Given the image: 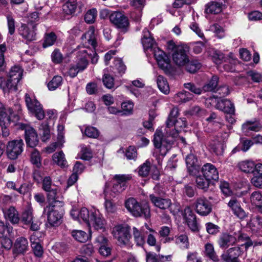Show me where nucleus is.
<instances>
[{
	"instance_id": "f257e3e1",
	"label": "nucleus",
	"mask_w": 262,
	"mask_h": 262,
	"mask_svg": "<svg viewBox=\"0 0 262 262\" xmlns=\"http://www.w3.org/2000/svg\"><path fill=\"white\" fill-rule=\"evenodd\" d=\"M71 216L75 220L80 222L82 220L88 226L92 225L96 230H103L105 220L99 211L95 208L89 210L83 207L80 210L73 209L70 212Z\"/></svg>"
},
{
	"instance_id": "f03ea898",
	"label": "nucleus",
	"mask_w": 262,
	"mask_h": 262,
	"mask_svg": "<svg viewBox=\"0 0 262 262\" xmlns=\"http://www.w3.org/2000/svg\"><path fill=\"white\" fill-rule=\"evenodd\" d=\"M167 137L163 138L162 133L160 131H156L154 135V143L156 147L159 149L160 154L164 156L172 147L174 142V138L178 135V131L174 128L171 133H168Z\"/></svg>"
},
{
	"instance_id": "7ed1b4c3",
	"label": "nucleus",
	"mask_w": 262,
	"mask_h": 262,
	"mask_svg": "<svg viewBox=\"0 0 262 262\" xmlns=\"http://www.w3.org/2000/svg\"><path fill=\"white\" fill-rule=\"evenodd\" d=\"M23 73V69L19 66H14L11 68L8 76V79L6 81L0 76V88L4 93L10 91H16L17 85L20 80Z\"/></svg>"
},
{
	"instance_id": "20e7f679",
	"label": "nucleus",
	"mask_w": 262,
	"mask_h": 262,
	"mask_svg": "<svg viewBox=\"0 0 262 262\" xmlns=\"http://www.w3.org/2000/svg\"><path fill=\"white\" fill-rule=\"evenodd\" d=\"M73 53L76 55L75 63L70 66L68 74L71 77H75L79 72H81L86 69L89 61L87 56L89 54L86 50L81 49L79 51H74Z\"/></svg>"
},
{
	"instance_id": "39448f33",
	"label": "nucleus",
	"mask_w": 262,
	"mask_h": 262,
	"mask_svg": "<svg viewBox=\"0 0 262 262\" xmlns=\"http://www.w3.org/2000/svg\"><path fill=\"white\" fill-rule=\"evenodd\" d=\"M125 206L127 210L135 217H144L148 219L150 216V211L148 204H141L135 199H127Z\"/></svg>"
},
{
	"instance_id": "423d86ee",
	"label": "nucleus",
	"mask_w": 262,
	"mask_h": 262,
	"mask_svg": "<svg viewBox=\"0 0 262 262\" xmlns=\"http://www.w3.org/2000/svg\"><path fill=\"white\" fill-rule=\"evenodd\" d=\"M25 102L29 112L34 115L38 120L44 118L45 113L42 106L34 95L28 93L26 94Z\"/></svg>"
},
{
	"instance_id": "0eeeda50",
	"label": "nucleus",
	"mask_w": 262,
	"mask_h": 262,
	"mask_svg": "<svg viewBox=\"0 0 262 262\" xmlns=\"http://www.w3.org/2000/svg\"><path fill=\"white\" fill-rule=\"evenodd\" d=\"M241 237L239 231L231 233H223L219 236L217 243L221 249H227L239 242Z\"/></svg>"
},
{
	"instance_id": "6e6552de",
	"label": "nucleus",
	"mask_w": 262,
	"mask_h": 262,
	"mask_svg": "<svg viewBox=\"0 0 262 262\" xmlns=\"http://www.w3.org/2000/svg\"><path fill=\"white\" fill-rule=\"evenodd\" d=\"M154 54L159 68L165 73H170L172 71V67L168 56L159 48L154 49Z\"/></svg>"
},
{
	"instance_id": "1a4fd4ad",
	"label": "nucleus",
	"mask_w": 262,
	"mask_h": 262,
	"mask_svg": "<svg viewBox=\"0 0 262 262\" xmlns=\"http://www.w3.org/2000/svg\"><path fill=\"white\" fill-rule=\"evenodd\" d=\"M24 142L23 140H13L8 143L6 153L8 157L11 160H15L23 151Z\"/></svg>"
},
{
	"instance_id": "9d476101",
	"label": "nucleus",
	"mask_w": 262,
	"mask_h": 262,
	"mask_svg": "<svg viewBox=\"0 0 262 262\" xmlns=\"http://www.w3.org/2000/svg\"><path fill=\"white\" fill-rule=\"evenodd\" d=\"M81 39L83 47H80L78 51L84 49L90 51L92 49H95L97 46V43L95 34V30L93 27H90L89 30L83 34Z\"/></svg>"
},
{
	"instance_id": "9b49d317",
	"label": "nucleus",
	"mask_w": 262,
	"mask_h": 262,
	"mask_svg": "<svg viewBox=\"0 0 262 262\" xmlns=\"http://www.w3.org/2000/svg\"><path fill=\"white\" fill-rule=\"evenodd\" d=\"M19 128L25 130V140L27 145L32 148L35 147L38 143V136L35 129L26 124H19Z\"/></svg>"
},
{
	"instance_id": "f8f14e48",
	"label": "nucleus",
	"mask_w": 262,
	"mask_h": 262,
	"mask_svg": "<svg viewBox=\"0 0 262 262\" xmlns=\"http://www.w3.org/2000/svg\"><path fill=\"white\" fill-rule=\"evenodd\" d=\"M129 229L127 226L118 225L114 228L113 234L120 245H124L128 243L130 238Z\"/></svg>"
},
{
	"instance_id": "ddd939ff",
	"label": "nucleus",
	"mask_w": 262,
	"mask_h": 262,
	"mask_svg": "<svg viewBox=\"0 0 262 262\" xmlns=\"http://www.w3.org/2000/svg\"><path fill=\"white\" fill-rule=\"evenodd\" d=\"M114 178L116 182L114 183L111 190L112 192L114 193L111 194L113 197L125 189L127 186L126 183L132 179V176L129 174H116Z\"/></svg>"
},
{
	"instance_id": "4468645a",
	"label": "nucleus",
	"mask_w": 262,
	"mask_h": 262,
	"mask_svg": "<svg viewBox=\"0 0 262 262\" xmlns=\"http://www.w3.org/2000/svg\"><path fill=\"white\" fill-rule=\"evenodd\" d=\"M194 206L196 212L202 216L208 215L212 210L211 203L204 196L196 199Z\"/></svg>"
},
{
	"instance_id": "2eb2a0df",
	"label": "nucleus",
	"mask_w": 262,
	"mask_h": 262,
	"mask_svg": "<svg viewBox=\"0 0 262 262\" xmlns=\"http://www.w3.org/2000/svg\"><path fill=\"white\" fill-rule=\"evenodd\" d=\"M36 25L23 24L18 29L19 34L27 41H32L36 39Z\"/></svg>"
},
{
	"instance_id": "dca6fc26",
	"label": "nucleus",
	"mask_w": 262,
	"mask_h": 262,
	"mask_svg": "<svg viewBox=\"0 0 262 262\" xmlns=\"http://www.w3.org/2000/svg\"><path fill=\"white\" fill-rule=\"evenodd\" d=\"M243 252L241 246L231 247L221 255V258L225 262H236Z\"/></svg>"
},
{
	"instance_id": "f3484780",
	"label": "nucleus",
	"mask_w": 262,
	"mask_h": 262,
	"mask_svg": "<svg viewBox=\"0 0 262 262\" xmlns=\"http://www.w3.org/2000/svg\"><path fill=\"white\" fill-rule=\"evenodd\" d=\"M184 219L190 229L196 232L199 231V224L196 221V216L190 207H186L183 212Z\"/></svg>"
},
{
	"instance_id": "a211bd4d",
	"label": "nucleus",
	"mask_w": 262,
	"mask_h": 262,
	"mask_svg": "<svg viewBox=\"0 0 262 262\" xmlns=\"http://www.w3.org/2000/svg\"><path fill=\"white\" fill-rule=\"evenodd\" d=\"M55 206L48 205L44 208L43 212L47 213L49 223L53 226H57L61 223L62 216L59 212L54 209Z\"/></svg>"
},
{
	"instance_id": "6ab92c4d",
	"label": "nucleus",
	"mask_w": 262,
	"mask_h": 262,
	"mask_svg": "<svg viewBox=\"0 0 262 262\" xmlns=\"http://www.w3.org/2000/svg\"><path fill=\"white\" fill-rule=\"evenodd\" d=\"M110 20L116 27L126 30L129 23L127 18L120 12H114L110 15Z\"/></svg>"
},
{
	"instance_id": "aec40b11",
	"label": "nucleus",
	"mask_w": 262,
	"mask_h": 262,
	"mask_svg": "<svg viewBox=\"0 0 262 262\" xmlns=\"http://www.w3.org/2000/svg\"><path fill=\"white\" fill-rule=\"evenodd\" d=\"M47 194L48 201L49 203V205L54 206H63L64 205L63 198L61 196V193L59 189L57 188H52L48 191Z\"/></svg>"
},
{
	"instance_id": "412c9836",
	"label": "nucleus",
	"mask_w": 262,
	"mask_h": 262,
	"mask_svg": "<svg viewBox=\"0 0 262 262\" xmlns=\"http://www.w3.org/2000/svg\"><path fill=\"white\" fill-rule=\"evenodd\" d=\"M145 229L149 230L150 232H154V231L151 229L147 223L144 224L140 231L137 228L134 227L133 229L134 240L137 246H142L145 243V233L147 234L145 231Z\"/></svg>"
},
{
	"instance_id": "4be33fe9",
	"label": "nucleus",
	"mask_w": 262,
	"mask_h": 262,
	"mask_svg": "<svg viewBox=\"0 0 262 262\" xmlns=\"http://www.w3.org/2000/svg\"><path fill=\"white\" fill-rule=\"evenodd\" d=\"M201 171L203 176L207 180L217 181L219 172L214 165L211 163H206L202 167Z\"/></svg>"
},
{
	"instance_id": "5701e85b",
	"label": "nucleus",
	"mask_w": 262,
	"mask_h": 262,
	"mask_svg": "<svg viewBox=\"0 0 262 262\" xmlns=\"http://www.w3.org/2000/svg\"><path fill=\"white\" fill-rule=\"evenodd\" d=\"M215 107L224 112L227 114H234L235 107L234 104L229 99L217 100Z\"/></svg>"
},
{
	"instance_id": "b1692460",
	"label": "nucleus",
	"mask_w": 262,
	"mask_h": 262,
	"mask_svg": "<svg viewBox=\"0 0 262 262\" xmlns=\"http://www.w3.org/2000/svg\"><path fill=\"white\" fill-rule=\"evenodd\" d=\"M174 62L179 67L185 66L189 61V57L185 50L182 48H178L172 54Z\"/></svg>"
},
{
	"instance_id": "393cba45",
	"label": "nucleus",
	"mask_w": 262,
	"mask_h": 262,
	"mask_svg": "<svg viewBox=\"0 0 262 262\" xmlns=\"http://www.w3.org/2000/svg\"><path fill=\"white\" fill-rule=\"evenodd\" d=\"M149 198L155 206L161 209H168L172 204L169 199L162 198L155 194H150Z\"/></svg>"
},
{
	"instance_id": "a878e982",
	"label": "nucleus",
	"mask_w": 262,
	"mask_h": 262,
	"mask_svg": "<svg viewBox=\"0 0 262 262\" xmlns=\"http://www.w3.org/2000/svg\"><path fill=\"white\" fill-rule=\"evenodd\" d=\"M13 110L10 107H5L0 102V125L2 128L8 126L10 123V116Z\"/></svg>"
},
{
	"instance_id": "bb28decb",
	"label": "nucleus",
	"mask_w": 262,
	"mask_h": 262,
	"mask_svg": "<svg viewBox=\"0 0 262 262\" xmlns=\"http://www.w3.org/2000/svg\"><path fill=\"white\" fill-rule=\"evenodd\" d=\"M228 207L232 210L235 215L241 219L246 216V213L242 208L240 202L235 198H232L228 203Z\"/></svg>"
},
{
	"instance_id": "cd10ccee",
	"label": "nucleus",
	"mask_w": 262,
	"mask_h": 262,
	"mask_svg": "<svg viewBox=\"0 0 262 262\" xmlns=\"http://www.w3.org/2000/svg\"><path fill=\"white\" fill-rule=\"evenodd\" d=\"M28 247L27 238L24 237H18L14 243L13 252L16 254H23L27 251Z\"/></svg>"
},
{
	"instance_id": "c85d7f7f",
	"label": "nucleus",
	"mask_w": 262,
	"mask_h": 262,
	"mask_svg": "<svg viewBox=\"0 0 262 262\" xmlns=\"http://www.w3.org/2000/svg\"><path fill=\"white\" fill-rule=\"evenodd\" d=\"M186 164L190 174H195L198 171L199 167L198 159L193 154H190L186 157Z\"/></svg>"
},
{
	"instance_id": "c756f323",
	"label": "nucleus",
	"mask_w": 262,
	"mask_h": 262,
	"mask_svg": "<svg viewBox=\"0 0 262 262\" xmlns=\"http://www.w3.org/2000/svg\"><path fill=\"white\" fill-rule=\"evenodd\" d=\"M223 3L220 0H215L208 3L206 6L207 13L217 14L222 11Z\"/></svg>"
},
{
	"instance_id": "7c9ffc66",
	"label": "nucleus",
	"mask_w": 262,
	"mask_h": 262,
	"mask_svg": "<svg viewBox=\"0 0 262 262\" xmlns=\"http://www.w3.org/2000/svg\"><path fill=\"white\" fill-rule=\"evenodd\" d=\"M5 218L12 224H17L19 221L18 211L14 207H10L3 211Z\"/></svg>"
},
{
	"instance_id": "2f4dec72",
	"label": "nucleus",
	"mask_w": 262,
	"mask_h": 262,
	"mask_svg": "<svg viewBox=\"0 0 262 262\" xmlns=\"http://www.w3.org/2000/svg\"><path fill=\"white\" fill-rule=\"evenodd\" d=\"M204 255L214 262H219V258L215 251L214 246L210 243H206L204 246Z\"/></svg>"
},
{
	"instance_id": "473e14b6",
	"label": "nucleus",
	"mask_w": 262,
	"mask_h": 262,
	"mask_svg": "<svg viewBox=\"0 0 262 262\" xmlns=\"http://www.w3.org/2000/svg\"><path fill=\"white\" fill-rule=\"evenodd\" d=\"M16 186V183L13 181H8L6 183V187L8 189L16 190L20 194L24 195L28 192L30 189L29 185L27 183L21 184L18 188H17Z\"/></svg>"
},
{
	"instance_id": "72a5a7b5",
	"label": "nucleus",
	"mask_w": 262,
	"mask_h": 262,
	"mask_svg": "<svg viewBox=\"0 0 262 262\" xmlns=\"http://www.w3.org/2000/svg\"><path fill=\"white\" fill-rule=\"evenodd\" d=\"M143 37L142 39V43L145 49L151 48L154 43V38L151 37L150 32L147 29H144L143 31Z\"/></svg>"
},
{
	"instance_id": "f704fd0d",
	"label": "nucleus",
	"mask_w": 262,
	"mask_h": 262,
	"mask_svg": "<svg viewBox=\"0 0 262 262\" xmlns=\"http://www.w3.org/2000/svg\"><path fill=\"white\" fill-rule=\"evenodd\" d=\"M209 150L216 155H221L224 151L223 144L219 141H212L208 144Z\"/></svg>"
},
{
	"instance_id": "c9c22d12",
	"label": "nucleus",
	"mask_w": 262,
	"mask_h": 262,
	"mask_svg": "<svg viewBox=\"0 0 262 262\" xmlns=\"http://www.w3.org/2000/svg\"><path fill=\"white\" fill-rule=\"evenodd\" d=\"M219 80L218 76L216 75L212 76L211 78L203 86V90L205 92H214L218 85Z\"/></svg>"
},
{
	"instance_id": "e433bc0d",
	"label": "nucleus",
	"mask_w": 262,
	"mask_h": 262,
	"mask_svg": "<svg viewBox=\"0 0 262 262\" xmlns=\"http://www.w3.org/2000/svg\"><path fill=\"white\" fill-rule=\"evenodd\" d=\"M77 4L75 0L67 2V19H69L76 14Z\"/></svg>"
},
{
	"instance_id": "4c0bfd02",
	"label": "nucleus",
	"mask_w": 262,
	"mask_h": 262,
	"mask_svg": "<svg viewBox=\"0 0 262 262\" xmlns=\"http://www.w3.org/2000/svg\"><path fill=\"white\" fill-rule=\"evenodd\" d=\"M80 151L78 154L80 159L88 161L93 157V152L90 146L82 144L80 145Z\"/></svg>"
},
{
	"instance_id": "58836bf2",
	"label": "nucleus",
	"mask_w": 262,
	"mask_h": 262,
	"mask_svg": "<svg viewBox=\"0 0 262 262\" xmlns=\"http://www.w3.org/2000/svg\"><path fill=\"white\" fill-rule=\"evenodd\" d=\"M255 163L252 161L246 160L241 162L238 164L239 168L243 172L252 173L254 170Z\"/></svg>"
},
{
	"instance_id": "ea45409f",
	"label": "nucleus",
	"mask_w": 262,
	"mask_h": 262,
	"mask_svg": "<svg viewBox=\"0 0 262 262\" xmlns=\"http://www.w3.org/2000/svg\"><path fill=\"white\" fill-rule=\"evenodd\" d=\"M193 97V95L190 93L184 91L177 93L174 99L177 103H185L191 100Z\"/></svg>"
},
{
	"instance_id": "a19ab883",
	"label": "nucleus",
	"mask_w": 262,
	"mask_h": 262,
	"mask_svg": "<svg viewBox=\"0 0 262 262\" xmlns=\"http://www.w3.org/2000/svg\"><path fill=\"white\" fill-rule=\"evenodd\" d=\"M33 209L30 205L28 206L21 215V220L25 224L29 225L33 220Z\"/></svg>"
},
{
	"instance_id": "79ce46f5",
	"label": "nucleus",
	"mask_w": 262,
	"mask_h": 262,
	"mask_svg": "<svg viewBox=\"0 0 262 262\" xmlns=\"http://www.w3.org/2000/svg\"><path fill=\"white\" fill-rule=\"evenodd\" d=\"M157 83L159 90L166 94L169 92V85L166 79L162 76L159 75L157 78Z\"/></svg>"
},
{
	"instance_id": "37998d69",
	"label": "nucleus",
	"mask_w": 262,
	"mask_h": 262,
	"mask_svg": "<svg viewBox=\"0 0 262 262\" xmlns=\"http://www.w3.org/2000/svg\"><path fill=\"white\" fill-rule=\"evenodd\" d=\"M54 163L61 168L65 167L66 158L65 155L62 151L55 152L52 157Z\"/></svg>"
},
{
	"instance_id": "c03bdc74",
	"label": "nucleus",
	"mask_w": 262,
	"mask_h": 262,
	"mask_svg": "<svg viewBox=\"0 0 262 262\" xmlns=\"http://www.w3.org/2000/svg\"><path fill=\"white\" fill-rule=\"evenodd\" d=\"M72 237L78 242L84 243L88 239V234L80 230H73L71 232Z\"/></svg>"
},
{
	"instance_id": "a18cd8bd",
	"label": "nucleus",
	"mask_w": 262,
	"mask_h": 262,
	"mask_svg": "<svg viewBox=\"0 0 262 262\" xmlns=\"http://www.w3.org/2000/svg\"><path fill=\"white\" fill-rule=\"evenodd\" d=\"M175 242L182 249H187L189 247L188 237L185 234H181L176 237Z\"/></svg>"
},
{
	"instance_id": "49530a36",
	"label": "nucleus",
	"mask_w": 262,
	"mask_h": 262,
	"mask_svg": "<svg viewBox=\"0 0 262 262\" xmlns=\"http://www.w3.org/2000/svg\"><path fill=\"white\" fill-rule=\"evenodd\" d=\"M261 128V125L258 122L247 121L243 125V129L245 132L248 130L258 132Z\"/></svg>"
},
{
	"instance_id": "de8ad7c7",
	"label": "nucleus",
	"mask_w": 262,
	"mask_h": 262,
	"mask_svg": "<svg viewBox=\"0 0 262 262\" xmlns=\"http://www.w3.org/2000/svg\"><path fill=\"white\" fill-rule=\"evenodd\" d=\"M179 114L178 107H174L172 108L166 121V126L168 128L173 126L175 120H177V118L179 116Z\"/></svg>"
},
{
	"instance_id": "09e8293b",
	"label": "nucleus",
	"mask_w": 262,
	"mask_h": 262,
	"mask_svg": "<svg viewBox=\"0 0 262 262\" xmlns=\"http://www.w3.org/2000/svg\"><path fill=\"white\" fill-rule=\"evenodd\" d=\"M97 16V11L95 8L89 10L84 15V20L89 24H93Z\"/></svg>"
},
{
	"instance_id": "8fccbe9b",
	"label": "nucleus",
	"mask_w": 262,
	"mask_h": 262,
	"mask_svg": "<svg viewBox=\"0 0 262 262\" xmlns=\"http://www.w3.org/2000/svg\"><path fill=\"white\" fill-rule=\"evenodd\" d=\"M151 169V163L148 160L140 165L138 168V173L142 177H147Z\"/></svg>"
},
{
	"instance_id": "3c124183",
	"label": "nucleus",
	"mask_w": 262,
	"mask_h": 262,
	"mask_svg": "<svg viewBox=\"0 0 262 262\" xmlns=\"http://www.w3.org/2000/svg\"><path fill=\"white\" fill-rule=\"evenodd\" d=\"M218 95H213V98L215 99V102L217 101V98H222L229 94L230 90L229 87L227 85L221 86L216 89L214 92Z\"/></svg>"
},
{
	"instance_id": "603ef678",
	"label": "nucleus",
	"mask_w": 262,
	"mask_h": 262,
	"mask_svg": "<svg viewBox=\"0 0 262 262\" xmlns=\"http://www.w3.org/2000/svg\"><path fill=\"white\" fill-rule=\"evenodd\" d=\"M39 129L41 132L40 135L41 140L43 142H46L49 140L51 137L50 130L49 126L47 124H41Z\"/></svg>"
},
{
	"instance_id": "864d4df0",
	"label": "nucleus",
	"mask_w": 262,
	"mask_h": 262,
	"mask_svg": "<svg viewBox=\"0 0 262 262\" xmlns=\"http://www.w3.org/2000/svg\"><path fill=\"white\" fill-rule=\"evenodd\" d=\"M210 180H207L206 178H205L202 176H198L196 178V184L197 187L199 189H203L205 191H206L209 186Z\"/></svg>"
},
{
	"instance_id": "5fc2aeb1",
	"label": "nucleus",
	"mask_w": 262,
	"mask_h": 262,
	"mask_svg": "<svg viewBox=\"0 0 262 262\" xmlns=\"http://www.w3.org/2000/svg\"><path fill=\"white\" fill-rule=\"evenodd\" d=\"M31 162L35 165L36 167L39 168L40 167L41 164V156L40 152L36 149H33L31 154Z\"/></svg>"
},
{
	"instance_id": "6e6d98bb",
	"label": "nucleus",
	"mask_w": 262,
	"mask_h": 262,
	"mask_svg": "<svg viewBox=\"0 0 262 262\" xmlns=\"http://www.w3.org/2000/svg\"><path fill=\"white\" fill-rule=\"evenodd\" d=\"M62 78L60 76H55L48 83V87L49 90L54 91L58 88L62 83Z\"/></svg>"
},
{
	"instance_id": "4d7b16f0",
	"label": "nucleus",
	"mask_w": 262,
	"mask_h": 262,
	"mask_svg": "<svg viewBox=\"0 0 262 262\" xmlns=\"http://www.w3.org/2000/svg\"><path fill=\"white\" fill-rule=\"evenodd\" d=\"M186 70L190 73L196 72L201 67V64L198 60H192L189 61L185 66Z\"/></svg>"
},
{
	"instance_id": "13d9d810",
	"label": "nucleus",
	"mask_w": 262,
	"mask_h": 262,
	"mask_svg": "<svg viewBox=\"0 0 262 262\" xmlns=\"http://www.w3.org/2000/svg\"><path fill=\"white\" fill-rule=\"evenodd\" d=\"M114 67L113 68L114 70H116L117 71H114V73H116L117 72L118 74L122 75L124 74L126 70V67L122 62V61L121 59H116L114 60Z\"/></svg>"
},
{
	"instance_id": "bf43d9fd",
	"label": "nucleus",
	"mask_w": 262,
	"mask_h": 262,
	"mask_svg": "<svg viewBox=\"0 0 262 262\" xmlns=\"http://www.w3.org/2000/svg\"><path fill=\"white\" fill-rule=\"evenodd\" d=\"M56 40V36L54 33L51 32L47 34L45 37L43 47L46 48L52 46Z\"/></svg>"
},
{
	"instance_id": "052dcab7",
	"label": "nucleus",
	"mask_w": 262,
	"mask_h": 262,
	"mask_svg": "<svg viewBox=\"0 0 262 262\" xmlns=\"http://www.w3.org/2000/svg\"><path fill=\"white\" fill-rule=\"evenodd\" d=\"M12 231V227L5 225L4 222L0 221V238L10 236Z\"/></svg>"
},
{
	"instance_id": "680f3d73",
	"label": "nucleus",
	"mask_w": 262,
	"mask_h": 262,
	"mask_svg": "<svg viewBox=\"0 0 262 262\" xmlns=\"http://www.w3.org/2000/svg\"><path fill=\"white\" fill-rule=\"evenodd\" d=\"M7 20V26L8 28L9 33L13 35L15 31V21L13 16L10 14H8L6 16Z\"/></svg>"
},
{
	"instance_id": "e2e57ef3",
	"label": "nucleus",
	"mask_w": 262,
	"mask_h": 262,
	"mask_svg": "<svg viewBox=\"0 0 262 262\" xmlns=\"http://www.w3.org/2000/svg\"><path fill=\"white\" fill-rule=\"evenodd\" d=\"M84 134L89 138H96L99 136L98 129L92 126L86 127L84 131Z\"/></svg>"
},
{
	"instance_id": "0e129e2a",
	"label": "nucleus",
	"mask_w": 262,
	"mask_h": 262,
	"mask_svg": "<svg viewBox=\"0 0 262 262\" xmlns=\"http://www.w3.org/2000/svg\"><path fill=\"white\" fill-rule=\"evenodd\" d=\"M210 30L213 32L219 38H222L225 36L223 28L217 24H213L210 27Z\"/></svg>"
},
{
	"instance_id": "69168bd1",
	"label": "nucleus",
	"mask_w": 262,
	"mask_h": 262,
	"mask_svg": "<svg viewBox=\"0 0 262 262\" xmlns=\"http://www.w3.org/2000/svg\"><path fill=\"white\" fill-rule=\"evenodd\" d=\"M250 201L252 204L257 206L262 202V195L259 191L253 192L250 196Z\"/></svg>"
},
{
	"instance_id": "338daca9",
	"label": "nucleus",
	"mask_w": 262,
	"mask_h": 262,
	"mask_svg": "<svg viewBox=\"0 0 262 262\" xmlns=\"http://www.w3.org/2000/svg\"><path fill=\"white\" fill-rule=\"evenodd\" d=\"M133 107L134 104L131 101H125L121 104L122 111L125 115L132 114Z\"/></svg>"
},
{
	"instance_id": "774afa93",
	"label": "nucleus",
	"mask_w": 262,
	"mask_h": 262,
	"mask_svg": "<svg viewBox=\"0 0 262 262\" xmlns=\"http://www.w3.org/2000/svg\"><path fill=\"white\" fill-rule=\"evenodd\" d=\"M125 155L128 160H135L137 157L136 148L130 146L126 150Z\"/></svg>"
}]
</instances>
